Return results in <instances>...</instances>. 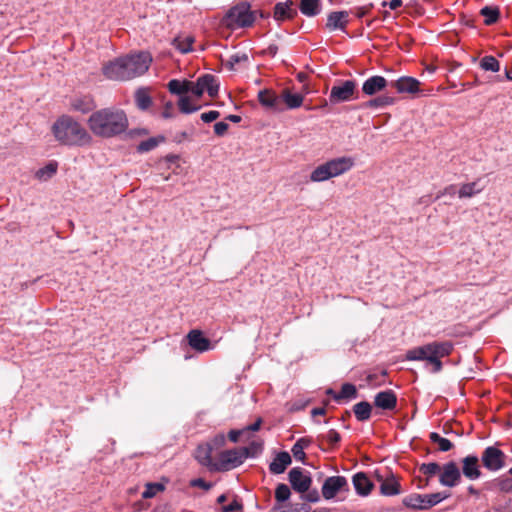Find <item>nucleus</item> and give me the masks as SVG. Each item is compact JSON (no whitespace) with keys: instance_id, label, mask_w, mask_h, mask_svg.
<instances>
[{"instance_id":"f257e3e1","label":"nucleus","mask_w":512,"mask_h":512,"mask_svg":"<svg viewBox=\"0 0 512 512\" xmlns=\"http://www.w3.org/2000/svg\"><path fill=\"white\" fill-rule=\"evenodd\" d=\"M151 62L152 57L148 52H139L105 64L102 72L110 80L126 81L146 73Z\"/></svg>"},{"instance_id":"f03ea898","label":"nucleus","mask_w":512,"mask_h":512,"mask_svg":"<svg viewBox=\"0 0 512 512\" xmlns=\"http://www.w3.org/2000/svg\"><path fill=\"white\" fill-rule=\"evenodd\" d=\"M88 126L94 135L109 138L124 132L128 120L122 110L104 108L91 114Z\"/></svg>"},{"instance_id":"7ed1b4c3","label":"nucleus","mask_w":512,"mask_h":512,"mask_svg":"<svg viewBox=\"0 0 512 512\" xmlns=\"http://www.w3.org/2000/svg\"><path fill=\"white\" fill-rule=\"evenodd\" d=\"M51 132L55 140L65 146H85L92 140L85 127L69 115L60 116L53 123Z\"/></svg>"},{"instance_id":"20e7f679","label":"nucleus","mask_w":512,"mask_h":512,"mask_svg":"<svg viewBox=\"0 0 512 512\" xmlns=\"http://www.w3.org/2000/svg\"><path fill=\"white\" fill-rule=\"evenodd\" d=\"M452 351L453 344L450 341H434L408 350L406 352V359L410 361H426L432 366V372L438 373L443 367L441 358L449 356Z\"/></svg>"},{"instance_id":"39448f33","label":"nucleus","mask_w":512,"mask_h":512,"mask_svg":"<svg viewBox=\"0 0 512 512\" xmlns=\"http://www.w3.org/2000/svg\"><path fill=\"white\" fill-rule=\"evenodd\" d=\"M354 166L351 157L342 156L318 165L310 174L312 182H324L348 172Z\"/></svg>"},{"instance_id":"423d86ee","label":"nucleus","mask_w":512,"mask_h":512,"mask_svg":"<svg viewBox=\"0 0 512 512\" xmlns=\"http://www.w3.org/2000/svg\"><path fill=\"white\" fill-rule=\"evenodd\" d=\"M255 21L254 14L248 4H240L232 7L225 15L223 22L229 28L251 26Z\"/></svg>"},{"instance_id":"0eeeda50","label":"nucleus","mask_w":512,"mask_h":512,"mask_svg":"<svg viewBox=\"0 0 512 512\" xmlns=\"http://www.w3.org/2000/svg\"><path fill=\"white\" fill-rule=\"evenodd\" d=\"M357 83L354 80H338L329 95L331 104L348 102L358 98Z\"/></svg>"},{"instance_id":"6e6552de","label":"nucleus","mask_w":512,"mask_h":512,"mask_svg":"<svg viewBox=\"0 0 512 512\" xmlns=\"http://www.w3.org/2000/svg\"><path fill=\"white\" fill-rule=\"evenodd\" d=\"M508 456L496 446L486 447L481 454V462L488 471L496 472L506 467Z\"/></svg>"},{"instance_id":"1a4fd4ad","label":"nucleus","mask_w":512,"mask_h":512,"mask_svg":"<svg viewBox=\"0 0 512 512\" xmlns=\"http://www.w3.org/2000/svg\"><path fill=\"white\" fill-rule=\"evenodd\" d=\"M244 458L240 448L228 449L220 452L216 458L215 471L225 472L240 466Z\"/></svg>"},{"instance_id":"9d476101","label":"nucleus","mask_w":512,"mask_h":512,"mask_svg":"<svg viewBox=\"0 0 512 512\" xmlns=\"http://www.w3.org/2000/svg\"><path fill=\"white\" fill-rule=\"evenodd\" d=\"M350 487L344 476L327 477L322 485L321 493L324 499L330 500L340 492H349Z\"/></svg>"},{"instance_id":"9b49d317","label":"nucleus","mask_w":512,"mask_h":512,"mask_svg":"<svg viewBox=\"0 0 512 512\" xmlns=\"http://www.w3.org/2000/svg\"><path fill=\"white\" fill-rule=\"evenodd\" d=\"M288 478L292 488L301 494L308 492L312 484V478L305 474L300 467L292 468L288 473Z\"/></svg>"},{"instance_id":"f8f14e48","label":"nucleus","mask_w":512,"mask_h":512,"mask_svg":"<svg viewBox=\"0 0 512 512\" xmlns=\"http://www.w3.org/2000/svg\"><path fill=\"white\" fill-rule=\"evenodd\" d=\"M461 480V472L454 461L445 463L439 473V482L443 486L454 487Z\"/></svg>"},{"instance_id":"ddd939ff","label":"nucleus","mask_w":512,"mask_h":512,"mask_svg":"<svg viewBox=\"0 0 512 512\" xmlns=\"http://www.w3.org/2000/svg\"><path fill=\"white\" fill-rule=\"evenodd\" d=\"M390 86L400 94H415L420 91L421 82L411 76H402L391 81Z\"/></svg>"},{"instance_id":"4468645a","label":"nucleus","mask_w":512,"mask_h":512,"mask_svg":"<svg viewBox=\"0 0 512 512\" xmlns=\"http://www.w3.org/2000/svg\"><path fill=\"white\" fill-rule=\"evenodd\" d=\"M462 473L469 480L479 479L482 475L479 465V458L475 455H468L461 460Z\"/></svg>"},{"instance_id":"2eb2a0df","label":"nucleus","mask_w":512,"mask_h":512,"mask_svg":"<svg viewBox=\"0 0 512 512\" xmlns=\"http://www.w3.org/2000/svg\"><path fill=\"white\" fill-rule=\"evenodd\" d=\"M349 23V12L348 11H333L328 14L326 29L329 31L341 30L345 31Z\"/></svg>"},{"instance_id":"dca6fc26","label":"nucleus","mask_w":512,"mask_h":512,"mask_svg":"<svg viewBox=\"0 0 512 512\" xmlns=\"http://www.w3.org/2000/svg\"><path fill=\"white\" fill-rule=\"evenodd\" d=\"M258 101L265 108L273 109L275 111H283L284 107L281 106V96L277 95L272 89H263L258 92Z\"/></svg>"},{"instance_id":"f3484780","label":"nucleus","mask_w":512,"mask_h":512,"mask_svg":"<svg viewBox=\"0 0 512 512\" xmlns=\"http://www.w3.org/2000/svg\"><path fill=\"white\" fill-rule=\"evenodd\" d=\"M213 450L207 443H202L197 446L194 457L200 465L208 468L210 471H215L216 459L212 458Z\"/></svg>"},{"instance_id":"a211bd4d","label":"nucleus","mask_w":512,"mask_h":512,"mask_svg":"<svg viewBox=\"0 0 512 512\" xmlns=\"http://www.w3.org/2000/svg\"><path fill=\"white\" fill-rule=\"evenodd\" d=\"M388 85L390 83L383 76L374 75L364 81L362 92L367 96H373L384 90Z\"/></svg>"},{"instance_id":"6ab92c4d","label":"nucleus","mask_w":512,"mask_h":512,"mask_svg":"<svg viewBox=\"0 0 512 512\" xmlns=\"http://www.w3.org/2000/svg\"><path fill=\"white\" fill-rule=\"evenodd\" d=\"M352 483L355 488V491L360 496H368L373 488L374 483L369 479L365 472H358L353 475Z\"/></svg>"},{"instance_id":"aec40b11","label":"nucleus","mask_w":512,"mask_h":512,"mask_svg":"<svg viewBox=\"0 0 512 512\" xmlns=\"http://www.w3.org/2000/svg\"><path fill=\"white\" fill-rule=\"evenodd\" d=\"M374 405L383 410H394L397 405V396L392 390L378 392L374 397Z\"/></svg>"},{"instance_id":"412c9836","label":"nucleus","mask_w":512,"mask_h":512,"mask_svg":"<svg viewBox=\"0 0 512 512\" xmlns=\"http://www.w3.org/2000/svg\"><path fill=\"white\" fill-rule=\"evenodd\" d=\"M189 345L198 352H205L211 348V342L200 330H192L187 335Z\"/></svg>"},{"instance_id":"4be33fe9","label":"nucleus","mask_w":512,"mask_h":512,"mask_svg":"<svg viewBox=\"0 0 512 512\" xmlns=\"http://www.w3.org/2000/svg\"><path fill=\"white\" fill-rule=\"evenodd\" d=\"M296 15L297 10L294 8V2L292 0L278 2L274 6V18L277 21L293 19Z\"/></svg>"},{"instance_id":"5701e85b","label":"nucleus","mask_w":512,"mask_h":512,"mask_svg":"<svg viewBox=\"0 0 512 512\" xmlns=\"http://www.w3.org/2000/svg\"><path fill=\"white\" fill-rule=\"evenodd\" d=\"M379 489L380 494L383 496H395L402 492L401 484L390 472H387V479L383 480V483L379 486Z\"/></svg>"},{"instance_id":"b1692460","label":"nucleus","mask_w":512,"mask_h":512,"mask_svg":"<svg viewBox=\"0 0 512 512\" xmlns=\"http://www.w3.org/2000/svg\"><path fill=\"white\" fill-rule=\"evenodd\" d=\"M281 106L285 104L287 109H297L302 106L304 96L300 93H292L289 88L282 90L281 94Z\"/></svg>"},{"instance_id":"393cba45","label":"nucleus","mask_w":512,"mask_h":512,"mask_svg":"<svg viewBox=\"0 0 512 512\" xmlns=\"http://www.w3.org/2000/svg\"><path fill=\"white\" fill-rule=\"evenodd\" d=\"M292 459L288 452H279L269 465V470L272 474H282L286 468L291 464Z\"/></svg>"},{"instance_id":"a878e982","label":"nucleus","mask_w":512,"mask_h":512,"mask_svg":"<svg viewBox=\"0 0 512 512\" xmlns=\"http://www.w3.org/2000/svg\"><path fill=\"white\" fill-rule=\"evenodd\" d=\"M70 107L73 111L86 114L91 112L96 107V104L91 96L85 95L72 99Z\"/></svg>"},{"instance_id":"bb28decb","label":"nucleus","mask_w":512,"mask_h":512,"mask_svg":"<svg viewBox=\"0 0 512 512\" xmlns=\"http://www.w3.org/2000/svg\"><path fill=\"white\" fill-rule=\"evenodd\" d=\"M200 86L203 88V92H207L211 98L217 96L219 91V83L217 78L212 74H204L199 78Z\"/></svg>"},{"instance_id":"cd10ccee","label":"nucleus","mask_w":512,"mask_h":512,"mask_svg":"<svg viewBox=\"0 0 512 512\" xmlns=\"http://www.w3.org/2000/svg\"><path fill=\"white\" fill-rule=\"evenodd\" d=\"M426 494L413 493L403 498L402 503L407 508L414 510H428Z\"/></svg>"},{"instance_id":"c85d7f7f","label":"nucleus","mask_w":512,"mask_h":512,"mask_svg":"<svg viewBox=\"0 0 512 512\" xmlns=\"http://www.w3.org/2000/svg\"><path fill=\"white\" fill-rule=\"evenodd\" d=\"M299 9L307 17H314L321 11V0H300Z\"/></svg>"},{"instance_id":"c756f323","label":"nucleus","mask_w":512,"mask_h":512,"mask_svg":"<svg viewBox=\"0 0 512 512\" xmlns=\"http://www.w3.org/2000/svg\"><path fill=\"white\" fill-rule=\"evenodd\" d=\"M441 466L436 462L423 463L419 467V471L427 476V479L422 483V480L419 479V488L426 487L429 484V477H432L438 473H440Z\"/></svg>"},{"instance_id":"7c9ffc66","label":"nucleus","mask_w":512,"mask_h":512,"mask_svg":"<svg viewBox=\"0 0 512 512\" xmlns=\"http://www.w3.org/2000/svg\"><path fill=\"white\" fill-rule=\"evenodd\" d=\"M353 412L358 421H367L372 414V405L367 401H361L353 406Z\"/></svg>"},{"instance_id":"2f4dec72","label":"nucleus","mask_w":512,"mask_h":512,"mask_svg":"<svg viewBox=\"0 0 512 512\" xmlns=\"http://www.w3.org/2000/svg\"><path fill=\"white\" fill-rule=\"evenodd\" d=\"M358 396L357 388L354 384L344 383L338 394H334V400L340 403L342 400L355 399Z\"/></svg>"},{"instance_id":"473e14b6","label":"nucleus","mask_w":512,"mask_h":512,"mask_svg":"<svg viewBox=\"0 0 512 512\" xmlns=\"http://www.w3.org/2000/svg\"><path fill=\"white\" fill-rule=\"evenodd\" d=\"M58 170V163L56 161H51L44 167L38 169L35 172V177L40 181H48L51 179Z\"/></svg>"},{"instance_id":"72a5a7b5","label":"nucleus","mask_w":512,"mask_h":512,"mask_svg":"<svg viewBox=\"0 0 512 512\" xmlns=\"http://www.w3.org/2000/svg\"><path fill=\"white\" fill-rule=\"evenodd\" d=\"M135 102L140 110H147L152 104L148 89L140 88L135 92Z\"/></svg>"},{"instance_id":"f704fd0d","label":"nucleus","mask_w":512,"mask_h":512,"mask_svg":"<svg viewBox=\"0 0 512 512\" xmlns=\"http://www.w3.org/2000/svg\"><path fill=\"white\" fill-rule=\"evenodd\" d=\"M480 15L484 17L485 25L490 26L498 21L500 10L498 7L485 6L480 10Z\"/></svg>"},{"instance_id":"c9c22d12","label":"nucleus","mask_w":512,"mask_h":512,"mask_svg":"<svg viewBox=\"0 0 512 512\" xmlns=\"http://www.w3.org/2000/svg\"><path fill=\"white\" fill-rule=\"evenodd\" d=\"M190 81L173 79L168 83V89L172 94L181 95L189 92Z\"/></svg>"},{"instance_id":"e433bc0d","label":"nucleus","mask_w":512,"mask_h":512,"mask_svg":"<svg viewBox=\"0 0 512 512\" xmlns=\"http://www.w3.org/2000/svg\"><path fill=\"white\" fill-rule=\"evenodd\" d=\"M429 438H430L431 442L438 445V450L441 452L450 451L454 447L453 443L450 440H448L444 437H441L436 432H431L429 435Z\"/></svg>"},{"instance_id":"4c0bfd02","label":"nucleus","mask_w":512,"mask_h":512,"mask_svg":"<svg viewBox=\"0 0 512 512\" xmlns=\"http://www.w3.org/2000/svg\"><path fill=\"white\" fill-rule=\"evenodd\" d=\"M396 102V98L388 95H382L374 99L369 100L366 103V107L378 108L393 105Z\"/></svg>"},{"instance_id":"58836bf2","label":"nucleus","mask_w":512,"mask_h":512,"mask_svg":"<svg viewBox=\"0 0 512 512\" xmlns=\"http://www.w3.org/2000/svg\"><path fill=\"white\" fill-rule=\"evenodd\" d=\"M194 42V38L192 36L186 37H176L173 40V45L181 52L188 53L192 50V44Z\"/></svg>"},{"instance_id":"ea45409f","label":"nucleus","mask_w":512,"mask_h":512,"mask_svg":"<svg viewBox=\"0 0 512 512\" xmlns=\"http://www.w3.org/2000/svg\"><path fill=\"white\" fill-rule=\"evenodd\" d=\"M481 191L482 188H478L477 182L466 183L460 187L458 191V196L460 198H470L473 195L480 193Z\"/></svg>"},{"instance_id":"a19ab883","label":"nucleus","mask_w":512,"mask_h":512,"mask_svg":"<svg viewBox=\"0 0 512 512\" xmlns=\"http://www.w3.org/2000/svg\"><path fill=\"white\" fill-rule=\"evenodd\" d=\"M244 460L249 457H256L262 452V443L253 441L247 447L240 448Z\"/></svg>"},{"instance_id":"79ce46f5","label":"nucleus","mask_w":512,"mask_h":512,"mask_svg":"<svg viewBox=\"0 0 512 512\" xmlns=\"http://www.w3.org/2000/svg\"><path fill=\"white\" fill-rule=\"evenodd\" d=\"M480 67L485 71L498 72L500 63L494 56H484L480 61Z\"/></svg>"},{"instance_id":"37998d69","label":"nucleus","mask_w":512,"mask_h":512,"mask_svg":"<svg viewBox=\"0 0 512 512\" xmlns=\"http://www.w3.org/2000/svg\"><path fill=\"white\" fill-rule=\"evenodd\" d=\"M164 489L165 487L161 483H147L145 486V490L142 492V497L144 499L153 498Z\"/></svg>"},{"instance_id":"c03bdc74","label":"nucleus","mask_w":512,"mask_h":512,"mask_svg":"<svg viewBox=\"0 0 512 512\" xmlns=\"http://www.w3.org/2000/svg\"><path fill=\"white\" fill-rule=\"evenodd\" d=\"M290 495H291L290 488L286 484L280 483L277 485V487L275 489V499L277 502L282 503V502L287 501L289 499Z\"/></svg>"},{"instance_id":"a18cd8bd","label":"nucleus","mask_w":512,"mask_h":512,"mask_svg":"<svg viewBox=\"0 0 512 512\" xmlns=\"http://www.w3.org/2000/svg\"><path fill=\"white\" fill-rule=\"evenodd\" d=\"M449 496H450L449 493H444V492H437V493L426 494V497H427L426 504L428 506V509H430L433 506L437 505L438 503H440L441 501L445 500Z\"/></svg>"},{"instance_id":"49530a36","label":"nucleus","mask_w":512,"mask_h":512,"mask_svg":"<svg viewBox=\"0 0 512 512\" xmlns=\"http://www.w3.org/2000/svg\"><path fill=\"white\" fill-rule=\"evenodd\" d=\"M178 106L180 111L185 114L192 113L200 109V106H193L191 104L190 98L187 96H182L179 99Z\"/></svg>"},{"instance_id":"de8ad7c7","label":"nucleus","mask_w":512,"mask_h":512,"mask_svg":"<svg viewBox=\"0 0 512 512\" xmlns=\"http://www.w3.org/2000/svg\"><path fill=\"white\" fill-rule=\"evenodd\" d=\"M159 142L160 141L154 137L144 140L140 142L139 145L137 146V151L140 153L149 152L156 148Z\"/></svg>"},{"instance_id":"09e8293b","label":"nucleus","mask_w":512,"mask_h":512,"mask_svg":"<svg viewBox=\"0 0 512 512\" xmlns=\"http://www.w3.org/2000/svg\"><path fill=\"white\" fill-rule=\"evenodd\" d=\"M325 438L332 449L337 447L341 441V435L335 429H330Z\"/></svg>"},{"instance_id":"8fccbe9b","label":"nucleus","mask_w":512,"mask_h":512,"mask_svg":"<svg viewBox=\"0 0 512 512\" xmlns=\"http://www.w3.org/2000/svg\"><path fill=\"white\" fill-rule=\"evenodd\" d=\"M206 443L211 447L212 450H217L225 445L226 438L224 434H218Z\"/></svg>"},{"instance_id":"3c124183","label":"nucleus","mask_w":512,"mask_h":512,"mask_svg":"<svg viewBox=\"0 0 512 512\" xmlns=\"http://www.w3.org/2000/svg\"><path fill=\"white\" fill-rule=\"evenodd\" d=\"M220 117V112L216 110H211L208 112H204L201 114L200 118L205 123H210L212 121H215Z\"/></svg>"},{"instance_id":"603ef678","label":"nucleus","mask_w":512,"mask_h":512,"mask_svg":"<svg viewBox=\"0 0 512 512\" xmlns=\"http://www.w3.org/2000/svg\"><path fill=\"white\" fill-rule=\"evenodd\" d=\"M189 92L197 97H201L203 95L204 92L203 88L200 86L199 79H197L195 82L190 81Z\"/></svg>"},{"instance_id":"864d4df0","label":"nucleus","mask_w":512,"mask_h":512,"mask_svg":"<svg viewBox=\"0 0 512 512\" xmlns=\"http://www.w3.org/2000/svg\"><path fill=\"white\" fill-rule=\"evenodd\" d=\"M291 452L296 460L304 462L306 454L304 452V449H302L300 445L294 444L291 449Z\"/></svg>"},{"instance_id":"5fc2aeb1","label":"nucleus","mask_w":512,"mask_h":512,"mask_svg":"<svg viewBox=\"0 0 512 512\" xmlns=\"http://www.w3.org/2000/svg\"><path fill=\"white\" fill-rule=\"evenodd\" d=\"M228 129H229V125L223 121L217 122L214 125V133L217 136H224L227 133Z\"/></svg>"},{"instance_id":"6e6d98bb","label":"nucleus","mask_w":512,"mask_h":512,"mask_svg":"<svg viewBox=\"0 0 512 512\" xmlns=\"http://www.w3.org/2000/svg\"><path fill=\"white\" fill-rule=\"evenodd\" d=\"M372 8H373V4H369L368 6L357 7L353 10V12L357 18H363L364 16H366L369 13V11Z\"/></svg>"},{"instance_id":"4d7b16f0","label":"nucleus","mask_w":512,"mask_h":512,"mask_svg":"<svg viewBox=\"0 0 512 512\" xmlns=\"http://www.w3.org/2000/svg\"><path fill=\"white\" fill-rule=\"evenodd\" d=\"M242 509V504L233 500L230 504L222 506V512H233Z\"/></svg>"},{"instance_id":"13d9d810","label":"nucleus","mask_w":512,"mask_h":512,"mask_svg":"<svg viewBox=\"0 0 512 512\" xmlns=\"http://www.w3.org/2000/svg\"><path fill=\"white\" fill-rule=\"evenodd\" d=\"M302 499L308 501V502H318L320 497H319V493L317 490H312V491H309L306 492V494L304 493V495L302 496Z\"/></svg>"},{"instance_id":"bf43d9fd","label":"nucleus","mask_w":512,"mask_h":512,"mask_svg":"<svg viewBox=\"0 0 512 512\" xmlns=\"http://www.w3.org/2000/svg\"><path fill=\"white\" fill-rule=\"evenodd\" d=\"M245 434V430L241 429V430H230L229 433H228V438L231 442H238L239 441V438L240 436L244 435Z\"/></svg>"},{"instance_id":"052dcab7","label":"nucleus","mask_w":512,"mask_h":512,"mask_svg":"<svg viewBox=\"0 0 512 512\" xmlns=\"http://www.w3.org/2000/svg\"><path fill=\"white\" fill-rule=\"evenodd\" d=\"M248 61V56L247 54L243 53V54H235V55H232L230 57V63L231 65H234V64H238L240 62H247Z\"/></svg>"},{"instance_id":"680f3d73","label":"nucleus","mask_w":512,"mask_h":512,"mask_svg":"<svg viewBox=\"0 0 512 512\" xmlns=\"http://www.w3.org/2000/svg\"><path fill=\"white\" fill-rule=\"evenodd\" d=\"M261 424H262V419L258 418L253 424L244 427L243 430H245V434L248 432H256L260 429Z\"/></svg>"},{"instance_id":"e2e57ef3","label":"nucleus","mask_w":512,"mask_h":512,"mask_svg":"<svg viewBox=\"0 0 512 512\" xmlns=\"http://www.w3.org/2000/svg\"><path fill=\"white\" fill-rule=\"evenodd\" d=\"M192 485L196 487H200L204 490H209L212 487L211 483L206 482L205 480L198 478L192 481Z\"/></svg>"},{"instance_id":"0e129e2a","label":"nucleus","mask_w":512,"mask_h":512,"mask_svg":"<svg viewBox=\"0 0 512 512\" xmlns=\"http://www.w3.org/2000/svg\"><path fill=\"white\" fill-rule=\"evenodd\" d=\"M499 487L502 491L512 492V481L510 479L500 480Z\"/></svg>"},{"instance_id":"69168bd1","label":"nucleus","mask_w":512,"mask_h":512,"mask_svg":"<svg viewBox=\"0 0 512 512\" xmlns=\"http://www.w3.org/2000/svg\"><path fill=\"white\" fill-rule=\"evenodd\" d=\"M456 193V186L455 185H449L444 188L443 191L439 192L437 195V198H440L442 195L448 194L450 196H454Z\"/></svg>"},{"instance_id":"338daca9","label":"nucleus","mask_w":512,"mask_h":512,"mask_svg":"<svg viewBox=\"0 0 512 512\" xmlns=\"http://www.w3.org/2000/svg\"><path fill=\"white\" fill-rule=\"evenodd\" d=\"M313 442L312 438L310 437H302V438H299L297 441H296V445H300V447L302 449H305L307 447H309V445Z\"/></svg>"},{"instance_id":"774afa93","label":"nucleus","mask_w":512,"mask_h":512,"mask_svg":"<svg viewBox=\"0 0 512 512\" xmlns=\"http://www.w3.org/2000/svg\"><path fill=\"white\" fill-rule=\"evenodd\" d=\"M173 110V104L171 102L166 103L164 111L162 113L164 118H171L172 117V111Z\"/></svg>"}]
</instances>
